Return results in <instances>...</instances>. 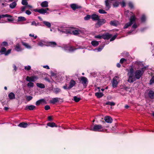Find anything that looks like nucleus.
Listing matches in <instances>:
<instances>
[{"label":"nucleus","mask_w":154,"mask_h":154,"mask_svg":"<svg viewBox=\"0 0 154 154\" xmlns=\"http://www.w3.org/2000/svg\"><path fill=\"white\" fill-rule=\"evenodd\" d=\"M134 63L140 68L134 72V68L131 67L128 71L127 75L128 78V81L130 83H133L136 80L140 79L144 72L148 69V66H144L143 62L136 61Z\"/></svg>","instance_id":"f257e3e1"},{"label":"nucleus","mask_w":154,"mask_h":154,"mask_svg":"<svg viewBox=\"0 0 154 154\" xmlns=\"http://www.w3.org/2000/svg\"><path fill=\"white\" fill-rule=\"evenodd\" d=\"M132 14L129 19V22L126 23L124 26V29L129 28L132 25L131 29L128 31V33L129 34H134L136 33L137 31L136 29L138 27L139 25L135 23L137 18L134 14L131 13Z\"/></svg>","instance_id":"f03ea898"},{"label":"nucleus","mask_w":154,"mask_h":154,"mask_svg":"<svg viewBox=\"0 0 154 154\" xmlns=\"http://www.w3.org/2000/svg\"><path fill=\"white\" fill-rule=\"evenodd\" d=\"M59 31L66 34H70L76 35L84 33L83 31L78 28H72L69 29H65L59 27L57 29Z\"/></svg>","instance_id":"7ed1b4c3"},{"label":"nucleus","mask_w":154,"mask_h":154,"mask_svg":"<svg viewBox=\"0 0 154 154\" xmlns=\"http://www.w3.org/2000/svg\"><path fill=\"white\" fill-rule=\"evenodd\" d=\"M89 129L96 132H102L104 131L103 127L100 125L95 124L91 125Z\"/></svg>","instance_id":"20e7f679"},{"label":"nucleus","mask_w":154,"mask_h":154,"mask_svg":"<svg viewBox=\"0 0 154 154\" xmlns=\"http://www.w3.org/2000/svg\"><path fill=\"white\" fill-rule=\"evenodd\" d=\"M38 79V77L37 76L34 75L31 77L27 76L26 80L27 82H35Z\"/></svg>","instance_id":"39448f33"},{"label":"nucleus","mask_w":154,"mask_h":154,"mask_svg":"<svg viewBox=\"0 0 154 154\" xmlns=\"http://www.w3.org/2000/svg\"><path fill=\"white\" fill-rule=\"evenodd\" d=\"M113 0H105V4L106 6V10H108L111 8L112 2Z\"/></svg>","instance_id":"423d86ee"},{"label":"nucleus","mask_w":154,"mask_h":154,"mask_svg":"<svg viewBox=\"0 0 154 154\" xmlns=\"http://www.w3.org/2000/svg\"><path fill=\"white\" fill-rule=\"evenodd\" d=\"M6 48L4 47H2L0 51V53L2 54H4L5 56H7L11 52V49H9L6 51Z\"/></svg>","instance_id":"0eeeda50"},{"label":"nucleus","mask_w":154,"mask_h":154,"mask_svg":"<svg viewBox=\"0 0 154 154\" xmlns=\"http://www.w3.org/2000/svg\"><path fill=\"white\" fill-rule=\"evenodd\" d=\"M78 49V48H75L73 46H68L67 45H66L64 47V49L65 50L70 52H73Z\"/></svg>","instance_id":"6e6552de"},{"label":"nucleus","mask_w":154,"mask_h":154,"mask_svg":"<svg viewBox=\"0 0 154 154\" xmlns=\"http://www.w3.org/2000/svg\"><path fill=\"white\" fill-rule=\"evenodd\" d=\"M47 41L45 39H39L37 45L39 46L42 47L46 45V44H47Z\"/></svg>","instance_id":"1a4fd4ad"},{"label":"nucleus","mask_w":154,"mask_h":154,"mask_svg":"<svg viewBox=\"0 0 154 154\" xmlns=\"http://www.w3.org/2000/svg\"><path fill=\"white\" fill-rule=\"evenodd\" d=\"M119 79L118 76H115L112 79V86L113 88H115L117 87L118 84V80Z\"/></svg>","instance_id":"9d476101"},{"label":"nucleus","mask_w":154,"mask_h":154,"mask_svg":"<svg viewBox=\"0 0 154 154\" xmlns=\"http://www.w3.org/2000/svg\"><path fill=\"white\" fill-rule=\"evenodd\" d=\"M100 87H98L97 89H96V90H97V89L98 90V91H99L98 92L96 93H95V96L98 98H100L102 97L103 96V94L102 93L100 92Z\"/></svg>","instance_id":"9b49d317"},{"label":"nucleus","mask_w":154,"mask_h":154,"mask_svg":"<svg viewBox=\"0 0 154 154\" xmlns=\"http://www.w3.org/2000/svg\"><path fill=\"white\" fill-rule=\"evenodd\" d=\"M81 81L82 84L84 86H86V84L88 83V79L85 77H82L81 78Z\"/></svg>","instance_id":"f8f14e48"},{"label":"nucleus","mask_w":154,"mask_h":154,"mask_svg":"<svg viewBox=\"0 0 154 154\" xmlns=\"http://www.w3.org/2000/svg\"><path fill=\"white\" fill-rule=\"evenodd\" d=\"M140 20L141 23H144L147 20V17L146 15L144 14H142L140 18Z\"/></svg>","instance_id":"ddd939ff"},{"label":"nucleus","mask_w":154,"mask_h":154,"mask_svg":"<svg viewBox=\"0 0 154 154\" xmlns=\"http://www.w3.org/2000/svg\"><path fill=\"white\" fill-rule=\"evenodd\" d=\"M34 11L35 12H37L39 13L45 14H46V11H45V10L44 8H42L40 9H35L34 10Z\"/></svg>","instance_id":"4468645a"},{"label":"nucleus","mask_w":154,"mask_h":154,"mask_svg":"<svg viewBox=\"0 0 154 154\" xmlns=\"http://www.w3.org/2000/svg\"><path fill=\"white\" fill-rule=\"evenodd\" d=\"M61 100L60 98L58 97H55L52 98L50 101V103L54 104L58 102Z\"/></svg>","instance_id":"2eb2a0df"},{"label":"nucleus","mask_w":154,"mask_h":154,"mask_svg":"<svg viewBox=\"0 0 154 154\" xmlns=\"http://www.w3.org/2000/svg\"><path fill=\"white\" fill-rule=\"evenodd\" d=\"M76 82L75 81L72 79L71 80L69 83V85L68 87V89H70L74 86Z\"/></svg>","instance_id":"dca6fc26"},{"label":"nucleus","mask_w":154,"mask_h":154,"mask_svg":"<svg viewBox=\"0 0 154 154\" xmlns=\"http://www.w3.org/2000/svg\"><path fill=\"white\" fill-rule=\"evenodd\" d=\"M106 22V20L105 19H101V20H98L96 24V26H97L98 25H99V26H100L101 25H103L104 23H105Z\"/></svg>","instance_id":"f3484780"},{"label":"nucleus","mask_w":154,"mask_h":154,"mask_svg":"<svg viewBox=\"0 0 154 154\" xmlns=\"http://www.w3.org/2000/svg\"><path fill=\"white\" fill-rule=\"evenodd\" d=\"M105 121L107 123H111L112 121V118L109 116H106L104 118Z\"/></svg>","instance_id":"a211bd4d"},{"label":"nucleus","mask_w":154,"mask_h":154,"mask_svg":"<svg viewBox=\"0 0 154 154\" xmlns=\"http://www.w3.org/2000/svg\"><path fill=\"white\" fill-rule=\"evenodd\" d=\"M40 5L42 8H47L48 6V2L47 1H44L41 3Z\"/></svg>","instance_id":"6ab92c4d"},{"label":"nucleus","mask_w":154,"mask_h":154,"mask_svg":"<svg viewBox=\"0 0 154 154\" xmlns=\"http://www.w3.org/2000/svg\"><path fill=\"white\" fill-rule=\"evenodd\" d=\"M70 7L74 11H75L76 9L81 8L80 6L75 4H71L70 5Z\"/></svg>","instance_id":"aec40b11"},{"label":"nucleus","mask_w":154,"mask_h":154,"mask_svg":"<svg viewBox=\"0 0 154 154\" xmlns=\"http://www.w3.org/2000/svg\"><path fill=\"white\" fill-rule=\"evenodd\" d=\"M21 43L22 45L24 46L26 48L29 49H31L32 48V46L27 43L22 42Z\"/></svg>","instance_id":"412c9836"},{"label":"nucleus","mask_w":154,"mask_h":154,"mask_svg":"<svg viewBox=\"0 0 154 154\" xmlns=\"http://www.w3.org/2000/svg\"><path fill=\"white\" fill-rule=\"evenodd\" d=\"M35 108V106L32 105H27L25 109L26 110H34Z\"/></svg>","instance_id":"4be33fe9"},{"label":"nucleus","mask_w":154,"mask_h":154,"mask_svg":"<svg viewBox=\"0 0 154 154\" xmlns=\"http://www.w3.org/2000/svg\"><path fill=\"white\" fill-rule=\"evenodd\" d=\"M48 45L52 47H55L57 45V43L51 41L47 42Z\"/></svg>","instance_id":"5701e85b"},{"label":"nucleus","mask_w":154,"mask_h":154,"mask_svg":"<svg viewBox=\"0 0 154 154\" xmlns=\"http://www.w3.org/2000/svg\"><path fill=\"white\" fill-rule=\"evenodd\" d=\"M15 50L17 52H19L22 51L23 50L22 48L21 47L20 45L18 44L16 45L15 47Z\"/></svg>","instance_id":"b1692460"},{"label":"nucleus","mask_w":154,"mask_h":154,"mask_svg":"<svg viewBox=\"0 0 154 154\" xmlns=\"http://www.w3.org/2000/svg\"><path fill=\"white\" fill-rule=\"evenodd\" d=\"M91 18L94 20H98L99 19V17L97 15L93 14L91 16Z\"/></svg>","instance_id":"393cba45"},{"label":"nucleus","mask_w":154,"mask_h":154,"mask_svg":"<svg viewBox=\"0 0 154 154\" xmlns=\"http://www.w3.org/2000/svg\"><path fill=\"white\" fill-rule=\"evenodd\" d=\"M8 97L10 100H13L15 99V96L13 92L10 93L8 95Z\"/></svg>","instance_id":"a878e982"},{"label":"nucleus","mask_w":154,"mask_h":154,"mask_svg":"<svg viewBox=\"0 0 154 154\" xmlns=\"http://www.w3.org/2000/svg\"><path fill=\"white\" fill-rule=\"evenodd\" d=\"M112 3V5L114 7H117L119 5V2L116 0H113Z\"/></svg>","instance_id":"bb28decb"},{"label":"nucleus","mask_w":154,"mask_h":154,"mask_svg":"<svg viewBox=\"0 0 154 154\" xmlns=\"http://www.w3.org/2000/svg\"><path fill=\"white\" fill-rule=\"evenodd\" d=\"M148 96L149 97L152 99L154 98V92L152 91H149L148 93Z\"/></svg>","instance_id":"cd10ccee"},{"label":"nucleus","mask_w":154,"mask_h":154,"mask_svg":"<svg viewBox=\"0 0 154 154\" xmlns=\"http://www.w3.org/2000/svg\"><path fill=\"white\" fill-rule=\"evenodd\" d=\"M43 23L48 28H50L51 27V23L48 21H43Z\"/></svg>","instance_id":"c85d7f7f"},{"label":"nucleus","mask_w":154,"mask_h":154,"mask_svg":"<svg viewBox=\"0 0 154 154\" xmlns=\"http://www.w3.org/2000/svg\"><path fill=\"white\" fill-rule=\"evenodd\" d=\"M17 5V3L15 2H14L10 4V8L12 9H14L16 7Z\"/></svg>","instance_id":"c756f323"},{"label":"nucleus","mask_w":154,"mask_h":154,"mask_svg":"<svg viewBox=\"0 0 154 154\" xmlns=\"http://www.w3.org/2000/svg\"><path fill=\"white\" fill-rule=\"evenodd\" d=\"M110 24L111 25L117 26L119 24V22L116 20L111 21H110Z\"/></svg>","instance_id":"7c9ffc66"},{"label":"nucleus","mask_w":154,"mask_h":154,"mask_svg":"<svg viewBox=\"0 0 154 154\" xmlns=\"http://www.w3.org/2000/svg\"><path fill=\"white\" fill-rule=\"evenodd\" d=\"M18 126L21 128H26L27 127L28 124L26 123L22 122L19 124Z\"/></svg>","instance_id":"2f4dec72"},{"label":"nucleus","mask_w":154,"mask_h":154,"mask_svg":"<svg viewBox=\"0 0 154 154\" xmlns=\"http://www.w3.org/2000/svg\"><path fill=\"white\" fill-rule=\"evenodd\" d=\"M45 102V100L44 99H41L37 101L36 102V105L37 106H39L41 103Z\"/></svg>","instance_id":"473e14b6"},{"label":"nucleus","mask_w":154,"mask_h":154,"mask_svg":"<svg viewBox=\"0 0 154 154\" xmlns=\"http://www.w3.org/2000/svg\"><path fill=\"white\" fill-rule=\"evenodd\" d=\"M26 19L25 17H23L20 16L18 17L17 22H21L26 20Z\"/></svg>","instance_id":"72a5a7b5"},{"label":"nucleus","mask_w":154,"mask_h":154,"mask_svg":"<svg viewBox=\"0 0 154 154\" xmlns=\"http://www.w3.org/2000/svg\"><path fill=\"white\" fill-rule=\"evenodd\" d=\"M112 36V34L107 33L104 35V38L105 39H109V38H111Z\"/></svg>","instance_id":"f704fd0d"},{"label":"nucleus","mask_w":154,"mask_h":154,"mask_svg":"<svg viewBox=\"0 0 154 154\" xmlns=\"http://www.w3.org/2000/svg\"><path fill=\"white\" fill-rule=\"evenodd\" d=\"M91 44L94 47H96L98 46L99 44V42L96 41H92L91 42Z\"/></svg>","instance_id":"c9c22d12"},{"label":"nucleus","mask_w":154,"mask_h":154,"mask_svg":"<svg viewBox=\"0 0 154 154\" xmlns=\"http://www.w3.org/2000/svg\"><path fill=\"white\" fill-rule=\"evenodd\" d=\"M47 125L51 127H57V126L55 124L54 122H49L47 124Z\"/></svg>","instance_id":"e433bc0d"},{"label":"nucleus","mask_w":154,"mask_h":154,"mask_svg":"<svg viewBox=\"0 0 154 154\" xmlns=\"http://www.w3.org/2000/svg\"><path fill=\"white\" fill-rule=\"evenodd\" d=\"M105 45H102L100 46L99 47L97 48L94 49V50H97L98 52H100L102 51V50L103 49V48L104 47Z\"/></svg>","instance_id":"4c0bfd02"},{"label":"nucleus","mask_w":154,"mask_h":154,"mask_svg":"<svg viewBox=\"0 0 154 154\" xmlns=\"http://www.w3.org/2000/svg\"><path fill=\"white\" fill-rule=\"evenodd\" d=\"M36 85L38 87L41 88H45V85L42 83H37Z\"/></svg>","instance_id":"58836bf2"},{"label":"nucleus","mask_w":154,"mask_h":154,"mask_svg":"<svg viewBox=\"0 0 154 154\" xmlns=\"http://www.w3.org/2000/svg\"><path fill=\"white\" fill-rule=\"evenodd\" d=\"M53 91L55 94H57L61 91V90L58 88H55L53 89Z\"/></svg>","instance_id":"ea45409f"},{"label":"nucleus","mask_w":154,"mask_h":154,"mask_svg":"<svg viewBox=\"0 0 154 154\" xmlns=\"http://www.w3.org/2000/svg\"><path fill=\"white\" fill-rule=\"evenodd\" d=\"M34 84L32 82H29L27 84V86L29 88H32L34 87Z\"/></svg>","instance_id":"a19ab883"},{"label":"nucleus","mask_w":154,"mask_h":154,"mask_svg":"<svg viewBox=\"0 0 154 154\" xmlns=\"http://www.w3.org/2000/svg\"><path fill=\"white\" fill-rule=\"evenodd\" d=\"M5 17H11V15L8 14H2L0 15V20L2 18H4Z\"/></svg>","instance_id":"79ce46f5"},{"label":"nucleus","mask_w":154,"mask_h":154,"mask_svg":"<svg viewBox=\"0 0 154 154\" xmlns=\"http://www.w3.org/2000/svg\"><path fill=\"white\" fill-rule=\"evenodd\" d=\"M24 68L26 71H28L31 69V67L30 65H27L25 66Z\"/></svg>","instance_id":"37998d69"},{"label":"nucleus","mask_w":154,"mask_h":154,"mask_svg":"<svg viewBox=\"0 0 154 154\" xmlns=\"http://www.w3.org/2000/svg\"><path fill=\"white\" fill-rule=\"evenodd\" d=\"M80 100L81 98L80 97H78L77 96L74 97V100L76 102H78Z\"/></svg>","instance_id":"c03bdc74"},{"label":"nucleus","mask_w":154,"mask_h":154,"mask_svg":"<svg viewBox=\"0 0 154 154\" xmlns=\"http://www.w3.org/2000/svg\"><path fill=\"white\" fill-rule=\"evenodd\" d=\"M115 103L113 102H110L109 101H108L106 103V105H109L110 106H114L115 105Z\"/></svg>","instance_id":"a18cd8bd"},{"label":"nucleus","mask_w":154,"mask_h":154,"mask_svg":"<svg viewBox=\"0 0 154 154\" xmlns=\"http://www.w3.org/2000/svg\"><path fill=\"white\" fill-rule=\"evenodd\" d=\"M29 0H22L21 3L23 5H27L28 4L27 1Z\"/></svg>","instance_id":"49530a36"},{"label":"nucleus","mask_w":154,"mask_h":154,"mask_svg":"<svg viewBox=\"0 0 154 154\" xmlns=\"http://www.w3.org/2000/svg\"><path fill=\"white\" fill-rule=\"evenodd\" d=\"M120 3L122 7H124L126 6V3L125 1L124 0L120 2Z\"/></svg>","instance_id":"de8ad7c7"},{"label":"nucleus","mask_w":154,"mask_h":154,"mask_svg":"<svg viewBox=\"0 0 154 154\" xmlns=\"http://www.w3.org/2000/svg\"><path fill=\"white\" fill-rule=\"evenodd\" d=\"M31 25L32 26H39V23H36L35 22V21H32L31 23Z\"/></svg>","instance_id":"09e8293b"},{"label":"nucleus","mask_w":154,"mask_h":154,"mask_svg":"<svg viewBox=\"0 0 154 154\" xmlns=\"http://www.w3.org/2000/svg\"><path fill=\"white\" fill-rule=\"evenodd\" d=\"M98 12L100 13L101 14H105L107 13L106 11L103 9L99 10Z\"/></svg>","instance_id":"8fccbe9b"},{"label":"nucleus","mask_w":154,"mask_h":154,"mask_svg":"<svg viewBox=\"0 0 154 154\" xmlns=\"http://www.w3.org/2000/svg\"><path fill=\"white\" fill-rule=\"evenodd\" d=\"M127 60L126 59L122 58L120 60V63L122 64L123 63H125L126 62Z\"/></svg>","instance_id":"3c124183"},{"label":"nucleus","mask_w":154,"mask_h":154,"mask_svg":"<svg viewBox=\"0 0 154 154\" xmlns=\"http://www.w3.org/2000/svg\"><path fill=\"white\" fill-rule=\"evenodd\" d=\"M91 17V16L90 15H87L85 17L84 19L85 20H88Z\"/></svg>","instance_id":"603ef678"},{"label":"nucleus","mask_w":154,"mask_h":154,"mask_svg":"<svg viewBox=\"0 0 154 154\" xmlns=\"http://www.w3.org/2000/svg\"><path fill=\"white\" fill-rule=\"evenodd\" d=\"M32 98V97L30 96H27L26 99L27 101H29L31 100Z\"/></svg>","instance_id":"864d4df0"},{"label":"nucleus","mask_w":154,"mask_h":154,"mask_svg":"<svg viewBox=\"0 0 154 154\" xmlns=\"http://www.w3.org/2000/svg\"><path fill=\"white\" fill-rule=\"evenodd\" d=\"M129 6L131 9L134 8V5L133 3L131 2H130L128 3Z\"/></svg>","instance_id":"5fc2aeb1"},{"label":"nucleus","mask_w":154,"mask_h":154,"mask_svg":"<svg viewBox=\"0 0 154 154\" xmlns=\"http://www.w3.org/2000/svg\"><path fill=\"white\" fill-rule=\"evenodd\" d=\"M154 82V75L152 76L150 81V84L152 85Z\"/></svg>","instance_id":"6e6d98bb"},{"label":"nucleus","mask_w":154,"mask_h":154,"mask_svg":"<svg viewBox=\"0 0 154 154\" xmlns=\"http://www.w3.org/2000/svg\"><path fill=\"white\" fill-rule=\"evenodd\" d=\"M25 6H22L21 7V11L22 12H23L25 11V10L27 8L26 7V5H25Z\"/></svg>","instance_id":"4d7b16f0"},{"label":"nucleus","mask_w":154,"mask_h":154,"mask_svg":"<svg viewBox=\"0 0 154 154\" xmlns=\"http://www.w3.org/2000/svg\"><path fill=\"white\" fill-rule=\"evenodd\" d=\"M2 46H7L8 45V43L6 42H4L2 44Z\"/></svg>","instance_id":"13d9d810"},{"label":"nucleus","mask_w":154,"mask_h":154,"mask_svg":"<svg viewBox=\"0 0 154 154\" xmlns=\"http://www.w3.org/2000/svg\"><path fill=\"white\" fill-rule=\"evenodd\" d=\"M117 36V35H114L112 37V38L111 37V38L110 40V41L111 42L114 40L116 38Z\"/></svg>","instance_id":"bf43d9fd"},{"label":"nucleus","mask_w":154,"mask_h":154,"mask_svg":"<svg viewBox=\"0 0 154 154\" xmlns=\"http://www.w3.org/2000/svg\"><path fill=\"white\" fill-rule=\"evenodd\" d=\"M50 106L48 105H46L45 107V110H47L50 109Z\"/></svg>","instance_id":"052dcab7"},{"label":"nucleus","mask_w":154,"mask_h":154,"mask_svg":"<svg viewBox=\"0 0 154 154\" xmlns=\"http://www.w3.org/2000/svg\"><path fill=\"white\" fill-rule=\"evenodd\" d=\"M13 68L14 69V70H15V71H16L17 69V66L15 64L13 65Z\"/></svg>","instance_id":"680f3d73"},{"label":"nucleus","mask_w":154,"mask_h":154,"mask_svg":"<svg viewBox=\"0 0 154 154\" xmlns=\"http://www.w3.org/2000/svg\"><path fill=\"white\" fill-rule=\"evenodd\" d=\"M132 13V12H130L128 11H125V15H126L128 16V14L130 13L131 14V15L132 14V13Z\"/></svg>","instance_id":"e2e57ef3"},{"label":"nucleus","mask_w":154,"mask_h":154,"mask_svg":"<svg viewBox=\"0 0 154 154\" xmlns=\"http://www.w3.org/2000/svg\"><path fill=\"white\" fill-rule=\"evenodd\" d=\"M94 37H95V38L100 39L102 37V36L100 35H95L94 36Z\"/></svg>","instance_id":"0e129e2a"},{"label":"nucleus","mask_w":154,"mask_h":154,"mask_svg":"<svg viewBox=\"0 0 154 154\" xmlns=\"http://www.w3.org/2000/svg\"><path fill=\"white\" fill-rule=\"evenodd\" d=\"M43 67L44 68H45L47 69H50V67H49V66H48V65H45V66H43Z\"/></svg>","instance_id":"69168bd1"},{"label":"nucleus","mask_w":154,"mask_h":154,"mask_svg":"<svg viewBox=\"0 0 154 154\" xmlns=\"http://www.w3.org/2000/svg\"><path fill=\"white\" fill-rule=\"evenodd\" d=\"M26 13L27 14L29 15L31 14V13L29 11L26 10Z\"/></svg>","instance_id":"338daca9"},{"label":"nucleus","mask_w":154,"mask_h":154,"mask_svg":"<svg viewBox=\"0 0 154 154\" xmlns=\"http://www.w3.org/2000/svg\"><path fill=\"white\" fill-rule=\"evenodd\" d=\"M44 8L45 10V11H46V14H48V12H47V11H50V9H49V8Z\"/></svg>","instance_id":"774afa93"}]
</instances>
